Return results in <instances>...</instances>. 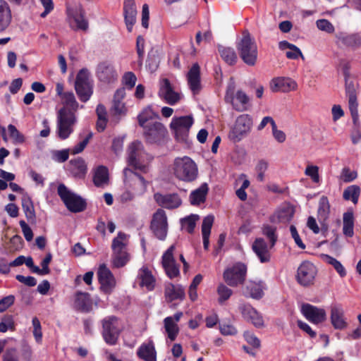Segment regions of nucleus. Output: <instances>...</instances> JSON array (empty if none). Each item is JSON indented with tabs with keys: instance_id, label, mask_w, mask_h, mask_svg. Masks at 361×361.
I'll use <instances>...</instances> for the list:
<instances>
[{
	"instance_id": "1",
	"label": "nucleus",
	"mask_w": 361,
	"mask_h": 361,
	"mask_svg": "<svg viewBox=\"0 0 361 361\" xmlns=\"http://www.w3.org/2000/svg\"><path fill=\"white\" fill-rule=\"evenodd\" d=\"M151 160V156L145 152L140 141H134L128 146V163L129 166L146 173L147 164Z\"/></svg>"
},
{
	"instance_id": "2",
	"label": "nucleus",
	"mask_w": 361,
	"mask_h": 361,
	"mask_svg": "<svg viewBox=\"0 0 361 361\" xmlns=\"http://www.w3.org/2000/svg\"><path fill=\"white\" fill-rule=\"evenodd\" d=\"M173 174L180 180L192 182L198 176V168L189 157H178L174 160Z\"/></svg>"
},
{
	"instance_id": "3",
	"label": "nucleus",
	"mask_w": 361,
	"mask_h": 361,
	"mask_svg": "<svg viewBox=\"0 0 361 361\" xmlns=\"http://www.w3.org/2000/svg\"><path fill=\"white\" fill-rule=\"evenodd\" d=\"M75 114L68 108H61L57 112L56 133L61 140H66L73 133L77 123Z\"/></svg>"
},
{
	"instance_id": "4",
	"label": "nucleus",
	"mask_w": 361,
	"mask_h": 361,
	"mask_svg": "<svg viewBox=\"0 0 361 361\" xmlns=\"http://www.w3.org/2000/svg\"><path fill=\"white\" fill-rule=\"evenodd\" d=\"M239 56L242 61L250 66L256 64L258 56L256 42L251 38L248 31L243 33V37L236 45Z\"/></svg>"
},
{
	"instance_id": "5",
	"label": "nucleus",
	"mask_w": 361,
	"mask_h": 361,
	"mask_svg": "<svg viewBox=\"0 0 361 361\" xmlns=\"http://www.w3.org/2000/svg\"><path fill=\"white\" fill-rule=\"evenodd\" d=\"M57 192L68 211L79 213L86 209V200L70 190L63 183L59 185Z\"/></svg>"
},
{
	"instance_id": "6",
	"label": "nucleus",
	"mask_w": 361,
	"mask_h": 361,
	"mask_svg": "<svg viewBox=\"0 0 361 361\" xmlns=\"http://www.w3.org/2000/svg\"><path fill=\"white\" fill-rule=\"evenodd\" d=\"M142 128L146 142L157 145H164L167 142L169 133L167 128L161 122L149 123Z\"/></svg>"
},
{
	"instance_id": "7",
	"label": "nucleus",
	"mask_w": 361,
	"mask_h": 361,
	"mask_svg": "<svg viewBox=\"0 0 361 361\" xmlns=\"http://www.w3.org/2000/svg\"><path fill=\"white\" fill-rule=\"evenodd\" d=\"M126 235L124 233L118 232L117 236L112 240V264L115 268L124 267L130 260L129 254L126 250Z\"/></svg>"
},
{
	"instance_id": "8",
	"label": "nucleus",
	"mask_w": 361,
	"mask_h": 361,
	"mask_svg": "<svg viewBox=\"0 0 361 361\" xmlns=\"http://www.w3.org/2000/svg\"><path fill=\"white\" fill-rule=\"evenodd\" d=\"M194 120L192 116L173 117L170 123L171 129L175 133V138L179 142L187 143L190 130Z\"/></svg>"
},
{
	"instance_id": "9",
	"label": "nucleus",
	"mask_w": 361,
	"mask_h": 361,
	"mask_svg": "<svg viewBox=\"0 0 361 361\" xmlns=\"http://www.w3.org/2000/svg\"><path fill=\"white\" fill-rule=\"evenodd\" d=\"M102 335L104 341L110 345H116L121 331L118 317L113 315L106 317L102 319Z\"/></svg>"
},
{
	"instance_id": "10",
	"label": "nucleus",
	"mask_w": 361,
	"mask_h": 361,
	"mask_svg": "<svg viewBox=\"0 0 361 361\" xmlns=\"http://www.w3.org/2000/svg\"><path fill=\"white\" fill-rule=\"evenodd\" d=\"M317 273V268L312 262L303 261L298 267L295 280L300 286L309 288L314 284Z\"/></svg>"
},
{
	"instance_id": "11",
	"label": "nucleus",
	"mask_w": 361,
	"mask_h": 361,
	"mask_svg": "<svg viewBox=\"0 0 361 361\" xmlns=\"http://www.w3.org/2000/svg\"><path fill=\"white\" fill-rule=\"evenodd\" d=\"M252 126V119L250 115H240L228 133V138L234 143L240 142L250 131Z\"/></svg>"
},
{
	"instance_id": "12",
	"label": "nucleus",
	"mask_w": 361,
	"mask_h": 361,
	"mask_svg": "<svg viewBox=\"0 0 361 361\" xmlns=\"http://www.w3.org/2000/svg\"><path fill=\"white\" fill-rule=\"evenodd\" d=\"M75 90L81 102H86L90 99L92 94V87L90 82V73L87 69L82 68L78 73L75 81Z\"/></svg>"
},
{
	"instance_id": "13",
	"label": "nucleus",
	"mask_w": 361,
	"mask_h": 361,
	"mask_svg": "<svg viewBox=\"0 0 361 361\" xmlns=\"http://www.w3.org/2000/svg\"><path fill=\"white\" fill-rule=\"evenodd\" d=\"M246 274V265L242 262H237L231 267L225 269L223 278L229 286L236 287L245 282Z\"/></svg>"
},
{
	"instance_id": "14",
	"label": "nucleus",
	"mask_w": 361,
	"mask_h": 361,
	"mask_svg": "<svg viewBox=\"0 0 361 361\" xmlns=\"http://www.w3.org/2000/svg\"><path fill=\"white\" fill-rule=\"evenodd\" d=\"M234 84H229L226 89L225 101L228 103H231L233 109L238 111H246L250 102L249 97L241 90H238L234 95Z\"/></svg>"
},
{
	"instance_id": "15",
	"label": "nucleus",
	"mask_w": 361,
	"mask_h": 361,
	"mask_svg": "<svg viewBox=\"0 0 361 361\" xmlns=\"http://www.w3.org/2000/svg\"><path fill=\"white\" fill-rule=\"evenodd\" d=\"M150 228L159 240H165L167 235L168 224L164 210L158 209L153 214Z\"/></svg>"
},
{
	"instance_id": "16",
	"label": "nucleus",
	"mask_w": 361,
	"mask_h": 361,
	"mask_svg": "<svg viewBox=\"0 0 361 361\" xmlns=\"http://www.w3.org/2000/svg\"><path fill=\"white\" fill-rule=\"evenodd\" d=\"M174 250L175 245H171L164 252L161 257L162 267L165 274L170 279H173L180 276V267L173 257Z\"/></svg>"
},
{
	"instance_id": "17",
	"label": "nucleus",
	"mask_w": 361,
	"mask_h": 361,
	"mask_svg": "<svg viewBox=\"0 0 361 361\" xmlns=\"http://www.w3.org/2000/svg\"><path fill=\"white\" fill-rule=\"evenodd\" d=\"M97 277L101 290L106 295H110L116 287V281L114 274L105 264L99 266Z\"/></svg>"
},
{
	"instance_id": "18",
	"label": "nucleus",
	"mask_w": 361,
	"mask_h": 361,
	"mask_svg": "<svg viewBox=\"0 0 361 361\" xmlns=\"http://www.w3.org/2000/svg\"><path fill=\"white\" fill-rule=\"evenodd\" d=\"M301 313L310 322L319 324L326 321V312L324 309L319 308L309 303L301 306Z\"/></svg>"
},
{
	"instance_id": "19",
	"label": "nucleus",
	"mask_w": 361,
	"mask_h": 361,
	"mask_svg": "<svg viewBox=\"0 0 361 361\" xmlns=\"http://www.w3.org/2000/svg\"><path fill=\"white\" fill-rule=\"evenodd\" d=\"M97 76L99 81L106 84L113 83L118 78L114 66L107 61L102 62L97 66Z\"/></svg>"
},
{
	"instance_id": "20",
	"label": "nucleus",
	"mask_w": 361,
	"mask_h": 361,
	"mask_svg": "<svg viewBox=\"0 0 361 361\" xmlns=\"http://www.w3.org/2000/svg\"><path fill=\"white\" fill-rule=\"evenodd\" d=\"M330 320L333 327L337 330H344L348 326L341 305H333L331 306Z\"/></svg>"
},
{
	"instance_id": "21",
	"label": "nucleus",
	"mask_w": 361,
	"mask_h": 361,
	"mask_svg": "<svg viewBox=\"0 0 361 361\" xmlns=\"http://www.w3.org/2000/svg\"><path fill=\"white\" fill-rule=\"evenodd\" d=\"M159 95L170 105L176 104L180 99V94L173 90L169 80L167 78H164L162 80L161 85L159 90Z\"/></svg>"
},
{
	"instance_id": "22",
	"label": "nucleus",
	"mask_w": 361,
	"mask_h": 361,
	"mask_svg": "<svg viewBox=\"0 0 361 361\" xmlns=\"http://www.w3.org/2000/svg\"><path fill=\"white\" fill-rule=\"evenodd\" d=\"M154 199L159 206L168 209H176L182 203L181 199L177 193L163 195L157 192L154 195Z\"/></svg>"
},
{
	"instance_id": "23",
	"label": "nucleus",
	"mask_w": 361,
	"mask_h": 361,
	"mask_svg": "<svg viewBox=\"0 0 361 361\" xmlns=\"http://www.w3.org/2000/svg\"><path fill=\"white\" fill-rule=\"evenodd\" d=\"M243 317L250 322L255 327L260 328L264 326L262 316L250 304H243L239 307Z\"/></svg>"
},
{
	"instance_id": "24",
	"label": "nucleus",
	"mask_w": 361,
	"mask_h": 361,
	"mask_svg": "<svg viewBox=\"0 0 361 361\" xmlns=\"http://www.w3.org/2000/svg\"><path fill=\"white\" fill-rule=\"evenodd\" d=\"M73 307L75 310L88 313L92 310V300L88 293L77 291L74 295Z\"/></svg>"
},
{
	"instance_id": "25",
	"label": "nucleus",
	"mask_w": 361,
	"mask_h": 361,
	"mask_svg": "<svg viewBox=\"0 0 361 361\" xmlns=\"http://www.w3.org/2000/svg\"><path fill=\"white\" fill-rule=\"evenodd\" d=\"M336 44L340 47L356 48L361 44L360 37L357 34H347L340 32L335 35Z\"/></svg>"
},
{
	"instance_id": "26",
	"label": "nucleus",
	"mask_w": 361,
	"mask_h": 361,
	"mask_svg": "<svg viewBox=\"0 0 361 361\" xmlns=\"http://www.w3.org/2000/svg\"><path fill=\"white\" fill-rule=\"evenodd\" d=\"M188 84L193 94H196L201 90L200 66L197 63L192 64L187 74Z\"/></svg>"
},
{
	"instance_id": "27",
	"label": "nucleus",
	"mask_w": 361,
	"mask_h": 361,
	"mask_svg": "<svg viewBox=\"0 0 361 361\" xmlns=\"http://www.w3.org/2000/svg\"><path fill=\"white\" fill-rule=\"evenodd\" d=\"M68 16L73 18L76 24V29L86 31L88 29L89 23L85 18V12L81 6L75 8H67Z\"/></svg>"
},
{
	"instance_id": "28",
	"label": "nucleus",
	"mask_w": 361,
	"mask_h": 361,
	"mask_svg": "<svg viewBox=\"0 0 361 361\" xmlns=\"http://www.w3.org/2000/svg\"><path fill=\"white\" fill-rule=\"evenodd\" d=\"M123 13L127 30L131 32L136 23L137 10L135 0H124Z\"/></svg>"
},
{
	"instance_id": "29",
	"label": "nucleus",
	"mask_w": 361,
	"mask_h": 361,
	"mask_svg": "<svg viewBox=\"0 0 361 361\" xmlns=\"http://www.w3.org/2000/svg\"><path fill=\"white\" fill-rule=\"evenodd\" d=\"M252 250L262 263L269 262L270 254L264 239L262 238H256L252 244Z\"/></svg>"
},
{
	"instance_id": "30",
	"label": "nucleus",
	"mask_w": 361,
	"mask_h": 361,
	"mask_svg": "<svg viewBox=\"0 0 361 361\" xmlns=\"http://www.w3.org/2000/svg\"><path fill=\"white\" fill-rule=\"evenodd\" d=\"M164 295L169 302H172L176 300H183L185 298L184 288L181 285L175 286L171 283L166 286Z\"/></svg>"
},
{
	"instance_id": "31",
	"label": "nucleus",
	"mask_w": 361,
	"mask_h": 361,
	"mask_svg": "<svg viewBox=\"0 0 361 361\" xmlns=\"http://www.w3.org/2000/svg\"><path fill=\"white\" fill-rule=\"evenodd\" d=\"M295 213V209L290 205L283 206L279 208L270 221L273 223H288L291 221Z\"/></svg>"
},
{
	"instance_id": "32",
	"label": "nucleus",
	"mask_w": 361,
	"mask_h": 361,
	"mask_svg": "<svg viewBox=\"0 0 361 361\" xmlns=\"http://www.w3.org/2000/svg\"><path fill=\"white\" fill-rule=\"evenodd\" d=\"M274 84V91H281L288 92L292 90H295L298 87L297 82L289 78H278L272 80Z\"/></svg>"
},
{
	"instance_id": "33",
	"label": "nucleus",
	"mask_w": 361,
	"mask_h": 361,
	"mask_svg": "<svg viewBox=\"0 0 361 361\" xmlns=\"http://www.w3.org/2000/svg\"><path fill=\"white\" fill-rule=\"evenodd\" d=\"M12 20L11 10L5 0H0V32L6 30Z\"/></svg>"
},
{
	"instance_id": "34",
	"label": "nucleus",
	"mask_w": 361,
	"mask_h": 361,
	"mask_svg": "<svg viewBox=\"0 0 361 361\" xmlns=\"http://www.w3.org/2000/svg\"><path fill=\"white\" fill-rule=\"evenodd\" d=\"M137 355L145 361H157V353L152 342L142 343L137 350Z\"/></svg>"
},
{
	"instance_id": "35",
	"label": "nucleus",
	"mask_w": 361,
	"mask_h": 361,
	"mask_svg": "<svg viewBox=\"0 0 361 361\" xmlns=\"http://www.w3.org/2000/svg\"><path fill=\"white\" fill-rule=\"evenodd\" d=\"M138 279L140 280V285L141 286L146 287L148 290H152L154 288L155 279L147 267H142L139 270Z\"/></svg>"
},
{
	"instance_id": "36",
	"label": "nucleus",
	"mask_w": 361,
	"mask_h": 361,
	"mask_svg": "<svg viewBox=\"0 0 361 361\" xmlns=\"http://www.w3.org/2000/svg\"><path fill=\"white\" fill-rule=\"evenodd\" d=\"M71 172L73 176L78 178H84L87 173V168L85 160L82 158L71 159L70 161Z\"/></svg>"
},
{
	"instance_id": "37",
	"label": "nucleus",
	"mask_w": 361,
	"mask_h": 361,
	"mask_svg": "<svg viewBox=\"0 0 361 361\" xmlns=\"http://www.w3.org/2000/svg\"><path fill=\"white\" fill-rule=\"evenodd\" d=\"M209 190L207 183H202L198 188L191 192L190 195V202L192 205H200L206 200Z\"/></svg>"
},
{
	"instance_id": "38",
	"label": "nucleus",
	"mask_w": 361,
	"mask_h": 361,
	"mask_svg": "<svg viewBox=\"0 0 361 361\" xmlns=\"http://www.w3.org/2000/svg\"><path fill=\"white\" fill-rule=\"evenodd\" d=\"M218 51L222 59L228 65H234L238 60L237 54L233 48L219 46Z\"/></svg>"
},
{
	"instance_id": "39",
	"label": "nucleus",
	"mask_w": 361,
	"mask_h": 361,
	"mask_svg": "<svg viewBox=\"0 0 361 361\" xmlns=\"http://www.w3.org/2000/svg\"><path fill=\"white\" fill-rule=\"evenodd\" d=\"M109 181V171L104 166H99L97 168L94 176L93 182L97 187H100L106 184Z\"/></svg>"
},
{
	"instance_id": "40",
	"label": "nucleus",
	"mask_w": 361,
	"mask_h": 361,
	"mask_svg": "<svg viewBox=\"0 0 361 361\" xmlns=\"http://www.w3.org/2000/svg\"><path fill=\"white\" fill-rule=\"evenodd\" d=\"M245 295L259 300L264 295L263 286L261 283L250 282L245 287Z\"/></svg>"
},
{
	"instance_id": "41",
	"label": "nucleus",
	"mask_w": 361,
	"mask_h": 361,
	"mask_svg": "<svg viewBox=\"0 0 361 361\" xmlns=\"http://www.w3.org/2000/svg\"><path fill=\"white\" fill-rule=\"evenodd\" d=\"M361 190L360 186L352 185L348 186L343 191V198L345 200H350L353 204H356L360 195Z\"/></svg>"
},
{
	"instance_id": "42",
	"label": "nucleus",
	"mask_w": 361,
	"mask_h": 361,
	"mask_svg": "<svg viewBox=\"0 0 361 361\" xmlns=\"http://www.w3.org/2000/svg\"><path fill=\"white\" fill-rule=\"evenodd\" d=\"M155 118H159V115L154 112L150 106H147L142 109V111L137 116V121L139 126L144 128L147 126V122Z\"/></svg>"
},
{
	"instance_id": "43",
	"label": "nucleus",
	"mask_w": 361,
	"mask_h": 361,
	"mask_svg": "<svg viewBox=\"0 0 361 361\" xmlns=\"http://www.w3.org/2000/svg\"><path fill=\"white\" fill-rule=\"evenodd\" d=\"M343 220V231L344 235H345L348 237H352L354 234L353 213L351 212H348L344 213Z\"/></svg>"
},
{
	"instance_id": "44",
	"label": "nucleus",
	"mask_w": 361,
	"mask_h": 361,
	"mask_svg": "<svg viewBox=\"0 0 361 361\" xmlns=\"http://www.w3.org/2000/svg\"><path fill=\"white\" fill-rule=\"evenodd\" d=\"M165 330L171 341H174L179 332L178 325L174 322L173 317H167L164 320Z\"/></svg>"
},
{
	"instance_id": "45",
	"label": "nucleus",
	"mask_w": 361,
	"mask_h": 361,
	"mask_svg": "<svg viewBox=\"0 0 361 361\" xmlns=\"http://www.w3.org/2000/svg\"><path fill=\"white\" fill-rule=\"evenodd\" d=\"M22 208L28 220H32L35 218L33 202L27 195H23L22 197Z\"/></svg>"
},
{
	"instance_id": "46",
	"label": "nucleus",
	"mask_w": 361,
	"mask_h": 361,
	"mask_svg": "<svg viewBox=\"0 0 361 361\" xmlns=\"http://www.w3.org/2000/svg\"><path fill=\"white\" fill-rule=\"evenodd\" d=\"M322 258L326 263L331 265L334 268V269L341 278H343L346 276L347 272L345 269L336 258L329 255H323Z\"/></svg>"
},
{
	"instance_id": "47",
	"label": "nucleus",
	"mask_w": 361,
	"mask_h": 361,
	"mask_svg": "<svg viewBox=\"0 0 361 361\" xmlns=\"http://www.w3.org/2000/svg\"><path fill=\"white\" fill-rule=\"evenodd\" d=\"M197 220H199V216L197 214H190L181 219L180 224L182 228L185 229L188 233L192 234L195 231Z\"/></svg>"
},
{
	"instance_id": "48",
	"label": "nucleus",
	"mask_w": 361,
	"mask_h": 361,
	"mask_svg": "<svg viewBox=\"0 0 361 361\" xmlns=\"http://www.w3.org/2000/svg\"><path fill=\"white\" fill-rule=\"evenodd\" d=\"M262 234L267 237L270 242V247L275 245L278 240L276 234V227L269 224H264L262 228Z\"/></svg>"
},
{
	"instance_id": "49",
	"label": "nucleus",
	"mask_w": 361,
	"mask_h": 361,
	"mask_svg": "<svg viewBox=\"0 0 361 361\" xmlns=\"http://www.w3.org/2000/svg\"><path fill=\"white\" fill-rule=\"evenodd\" d=\"M63 100L64 106L62 108H68L76 113L78 108V103L75 100L74 94L72 92H66L61 97Z\"/></svg>"
},
{
	"instance_id": "50",
	"label": "nucleus",
	"mask_w": 361,
	"mask_h": 361,
	"mask_svg": "<svg viewBox=\"0 0 361 361\" xmlns=\"http://www.w3.org/2000/svg\"><path fill=\"white\" fill-rule=\"evenodd\" d=\"M16 329L13 316L11 314L4 315L0 322V332L5 333L8 330L14 331Z\"/></svg>"
},
{
	"instance_id": "51",
	"label": "nucleus",
	"mask_w": 361,
	"mask_h": 361,
	"mask_svg": "<svg viewBox=\"0 0 361 361\" xmlns=\"http://www.w3.org/2000/svg\"><path fill=\"white\" fill-rule=\"evenodd\" d=\"M216 292L219 295L218 302L219 304H223L228 300L233 294V290L224 283H220L218 286Z\"/></svg>"
},
{
	"instance_id": "52",
	"label": "nucleus",
	"mask_w": 361,
	"mask_h": 361,
	"mask_svg": "<svg viewBox=\"0 0 361 361\" xmlns=\"http://www.w3.org/2000/svg\"><path fill=\"white\" fill-rule=\"evenodd\" d=\"M8 130L11 138L14 144H23L25 139V136L13 124L8 126Z\"/></svg>"
},
{
	"instance_id": "53",
	"label": "nucleus",
	"mask_w": 361,
	"mask_h": 361,
	"mask_svg": "<svg viewBox=\"0 0 361 361\" xmlns=\"http://www.w3.org/2000/svg\"><path fill=\"white\" fill-rule=\"evenodd\" d=\"M110 113L114 116H123L127 113V108L122 102L113 101Z\"/></svg>"
},
{
	"instance_id": "54",
	"label": "nucleus",
	"mask_w": 361,
	"mask_h": 361,
	"mask_svg": "<svg viewBox=\"0 0 361 361\" xmlns=\"http://www.w3.org/2000/svg\"><path fill=\"white\" fill-rule=\"evenodd\" d=\"M243 337L246 342L254 349H259L261 347L260 340L252 332L245 331Z\"/></svg>"
},
{
	"instance_id": "55",
	"label": "nucleus",
	"mask_w": 361,
	"mask_h": 361,
	"mask_svg": "<svg viewBox=\"0 0 361 361\" xmlns=\"http://www.w3.org/2000/svg\"><path fill=\"white\" fill-rule=\"evenodd\" d=\"M92 135L93 134L92 132L88 133V134L82 141H80L71 149V154H77L82 152L89 143L90 140L92 139Z\"/></svg>"
},
{
	"instance_id": "56",
	"label": "nucleus",
	"mask_w": 361,
	"mask_h": 361,
	"mask_svg": "<svg viewBox=\"0 0 361 361\" xmlns=\"http://www.w3.org/2000/svg\"><path fill=\"white\" fill-rule=\"evenodd\" d=\"M357 177L356 171H351L348 167H344L340 176V179L344 183H350L355 180Z\"/></svg>"
},
{
	"instance_id": "57",
	"label": "nucleus",
	"mask_w": 361,
	"mask_h": 361,
	"mask_svg": "<svg viewBox=\"0 0 361 361\" xmlns=\"http://www.w3.org/2000/svg\"><path fill=\"white\" fill-rule=\"evenodd\" d=\"M317 27L319 30L331 34L334 32L335 27L333 24L326 19H319L316 21Z\"/></svg>"
},
{
	"instance_id": "58",
	"label": "nucleus",
	"mask_w": 361,
	"mask_h": 361,
	"mask_svg": "<svg viewBox=\"0 0 361 361\" xmlns=\"http://www.w3.org/2000/svg\"><path fill=\"white\" fill-rule=\"evenodd\" d=\"M348 107L353 118V122L355 123L358 118V103L356 97H348Z\"/></svg>"
},
{
	"instance_id": "59",
	"label": "nucleus",
	"mask_w": 361,
	"mask_h": 361,
	"mask_svg": "<svg viewBox=\"0 0 361 361\" xmlns=\"http://www.w3.org/2000/svg\"><path fill=\"white\" fill-rule=\"evenodd\" d=\"M305 174L312 179L314 183L319 182V167L313 165H308L305 171Z\"/></svg>"
},
{
	"instance_id": "60",
	"label": "nucleus",
	"mask_w": 361,
	"mask_h": 361,
	"mask_svg": "<svg viewBox=\"0 0 361 361\" xmlns=\"http://www.w3.org/2000/svg\"><path fill=\"white\" fill-rule=\"evenodd\" d=\"M214 216L208 215L204 218L202 224V235H210L211 229L214 223Z\"/></svg>"
},
{
	"instance_id": "61",
	"label": "nucleus",
	"mask_w": 361,
	"mask_h": 361,
	"mask_svg": "<svg viewBox=\"0 0 361 361\" xmlns=\"http://www.w3.org/2000/svg\"><path fill=\"white\" fill-rule=\"evenodd\" d=\"M137 78L133 72L126 73L122 78L123 84L129 90H131L135 85Z\"/></svg>"
},
{
	"instance_id": "62",
	"label": "nucleus",
	"mask_w": 361,
	"mask_h": 361,
	"mask_svg": "<svg viewBox=\"0 0 361 361\" xmlns=\"http://www.w3.org/2000/svg\"><path fill=\"white\" fill-rule=\"evenodd\" d=\"M32 326L34 328L33 335L37 342L40 341L42 338V327L39 319L36 317L32 318Z\"/></svg>"
},
{
	"instance_id": "63",
	"label": "nucleus",
	"mask_w": 361,
	"mask_h": 361,
	"mask_svg": "<svg viewBox=\"0 0 361 361\" xmlns=\"http://www.w3.org/2000/svg\"><path fill=\"white\" fill-rule=\"evenodd\" d=\"M219 329L221 334L225 336H233L238 332L236 328L232 324L222 323L219 324Z\"/></svg>"
},
{
	"instance_id": "64",
	"label": "nucleus",
	"mask_w": 361,
	"mask_h": 361,
	"mask_svg": "<svg viewBox=\"0 0 361 361\" xmlns=\"http://www.w3.org/2000/svg\"><path fill=\"white\" fill-rule=\"evenodd\" d=\"M2 359L3 361H19L16 349H7L4 354Z\"/></svg>"
}]
</instances>
